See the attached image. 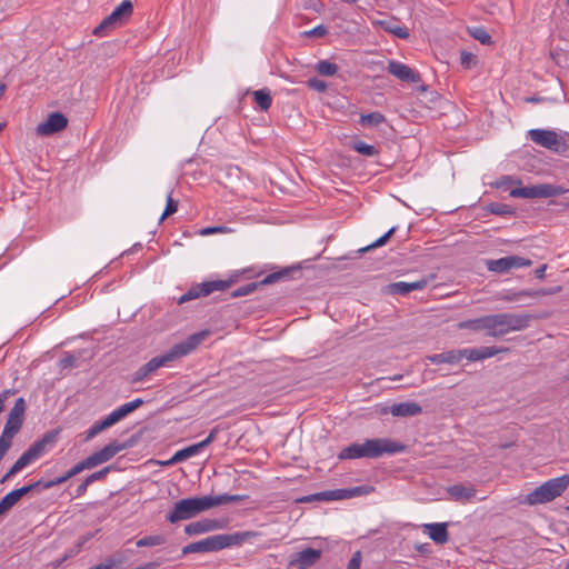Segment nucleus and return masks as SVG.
I'll list each match as a JSON object with an SVG mask.
<instances>
[{
	"instance_id": "obj_1",
	"label": "nucleus",
	"mask_w": 569,
	"mask_h": 569,
	"mask_svg": "<svg viewBox=\"0 0 569 569\" xmlns=\"http://www.w3.org/2000/svg\"><path fill=\"white\" fill-rule=\"evenodd\" d=\"M204 332H198L189 336L186 340L176 343L167 352L153 357L147 363L141 366L132 373L131 382L138 383L153 376L158 369L168 366L180 358L191 353L204 339Z\"/></svg>"
},
{
	"instance_id": "obj_2",
	"label": "nucleus",
	"mask_w": 569,
	"mask_h": 569,
	"mask_svg": "<svg viewBox=\"0 0 569 569\" xmlns=\"http://www.w3.org/2000/svg\"><path fill=\"white\" fill-rule=\"evenodd\" d=\"M406 450V446L388 439V438H375L367 439L362 443H351L350 446L343 448L338 453L339 460H352L360 458H369L375 459L379 458L383 455H395L400 453Z\"/></svg>"
},
{
	"instance_id": "obj_3",
	"label": "nucleus",
	"mask_w": 569,
	"mask_h": 569,
	"mask_svg": "<svg viewBox=\"0 0 569 569\" xmlns=\"http://www.w3.org/2000/svg\"><path fill=\"white\" fill-rule=\"evenodd\" d=\"M569 486V475L550 479L526 496L529 506L542 505L560 497Z\"/></svg>"
},
{
	"instance_id": "obj_4",
	"label": "nucleus",
	"mask_w": 569,
	"mask_h": 569,
	"mask_svg": "<svg viewBox=\"0 0 569 569\" xmlns=\"http://www.w3.org/2000/svg\"><path fill=\"white\" fill-rule=\"evenodd\" d=\"M202 511H206L203 497L186 498L173 505L172 509L166 515V520L170 523H177L181 520L191 519Z\"/></svg>"
},
{
	"instance_id": "obj_5",
	"label": "nucleus",
	"mask_w": 569,
	"mask_h": 569,
	"mask_svg": "<svg viewBox=\"0 0 569 569\" xmlns=\"http://www.w3.org/2000/svg\"><path fill=\"white\" fill-rule=\"evenodd\" d=\"M237 542V536L232 535H214L206 539L189 543L182 548V555L197 552H214L228 548Z\"/></svg>"
},
{
	"instance_id": "obj_6",
	"label": "nucleus",
	"mask_w": 569,
	"mask_h": 569,
	"mask_svg": "<svg viewBox=\"0 0 569 569\" xmlns=\"http://www.w3.org/2000/svg\"><path fill=\"white\" fill-rule=\"evenodd\" d=\"M133 4L131 0H123L116 9L106 17L93 30L98 37L107 36L108 31L122 26L132 14Z\"/></svg>"
},
{
	"instance_id": "obj_7",
	"label": "nucleus",
	"mask_w": 569,
	"mask_h": 569,
	"mask_svg": "<svg viewBox=\"0 0 569 569\" xmlns=\"http://www.w3.org/2000/svg\"><path fill=\"white\" fill-rule=\"evenodd\" d=\"M231 283V280H212L194 284L178 299V303L182 305L200 297H207L214 291H224Z\"/></svg>"
},
{
	"instance_id": "obj_8",
	"label": "nucleus",
	"mask_w": 569,
	"mask_h": 569,
	"mask_svg": "<svg viewBox=\"0 0 569 569\" xmlns=\"http://www.w3.org/2000/svg\"><path fill=\"white\" fill-rule=\"evenodd\" d=\"M530 139L538 146L549 150L561 152L565 150L566 143L559 136L551 130L531 129L528 132Z\"/></svg>"
},
{
	"instance_id": "obj_9",
	"label": "nucleus",
	"mask_w": 569,
	"mask_h": 569,
	"mask_svg": "<svg viewBox=\"0 0 569 569\" xmlns=\"http://www.w3.org/2000/svg\"><path fill=\"white\" fill-rule=\"evenodd\" d=\"M372 490H373L372 487L359 486V487H353V488H348V489H335V490L322 491V492L316 493L313 496V498L316 500H321V501L343 500V499H350L353 497L368 495Z\"/></svg>"
},
{
	"instance_id": "obj_10",
	"label": "nucleus",
	"mask_w": 569,
	"mask_h": 569,
	"mask_svg": "<svg viewBox=\"0 0 569 569\" xmlns=\"http://www.w3.org/2000/svg\"><path fill=\"white\" fill-rule=\"evenodd\" d=\"M532 261L530 259L519 256H507L500 259L487 261L488 270L497 273L508 272L511 269L530 267Z\"/></svg>"
},
{
	"instance_id": "obj_11",
	"label": "nucleus",
	"mask_w": 569,
	"mask_h": 569,
	"mask_svg": "<svg viewBox=\"0 0 569 569\" xmlns=\"http://www.w3.org/2000/svg\"><path fill=\"white\" fill-rule=\"evenodd\" d=\"M131 447V442H119V441H111L107 446H104L102 449L93 452L89 457H87L89 465L92 468L104 463L109 460H111L116 455H118L120 451L128 449Z\"/></svg>"
},
{
	"instance_id": "obj_12",
	"label": "nucleus",
	"mask_w": 569,
	"mask_h": 569,
	"mask_svg": "<svg viewBox=\"0 0 569 569\" xmlns=\"http://www.w3.org/2000/svg\"><path fill=\"white\" fill-rule=\"evenodd\" d=\"M68 126V119L61 112L50 113L46 121L39 123L36 128V132L39 136H51L62 131Z\"/></svg>"
},
{
	"instance_id": "obj_13",
	"label": "nucleus",
	"mask_w": 569,
	"mask_h": 569,
	"mask_svg": "<svg viewBox=\"0 0 569 569\" xmlns=\"http://www.w3.org/2000/svg\"><path fill=\"white\" fill-rule=\"evenodd\" d=\"M387 71L403 82L418 83L421 81L419 72L397 60H389Z\"/></svg>"
},
{
	"instance_id": "obj_14",
	"label": "nucleus",
	"mask_w": 569,
	"mask_h": 569,
	"mask_svg": "<svg viewBox=\"0 0 569 569\" xmlns=\"http://www.w3.org/2000/svg\"><path fill=\"white\" fill-rule=\"evenodd\" d=\"M289 273H290V269H282L280 271L272 272V273L268 274L267 277H264L263 280H261L260 284L274 283L281 279L287 278L289 276ZM258 286H259L258 282H249V283L241 286V287L237 288L236 290H233L231 292V297L238 298V297H243V296L250 295L258 288Z\"/></svg>"
},
{
	"instance_id": "obj_15",
	"label": "nucleus",
	"mask_w": 569,
	"mask_h": 569,
	"mask_svg": "<svg viewBox=\"0 0 569 569\" xmlns=\"http://www.w3.org/2000/svg\"><path fill=\"white\" fill-rule=\"evenodd\" d=\"M321 558V551L313 548H306L291 556L289 560L290 567L298 569H308Z\"/></svg>"
},
{
	"instance_id": "obj_16",
	"label": "nucleus",
	"mask_w": 569,
	"mask_h": 569,
	"mask_svg": "<svg viewBox=\"0 0 569 569\" xmlns=\"http://www.w3.org/2000/svg\"><path fill=\"white\" fill-rule=\"evenodd\" d=\"M422 412V408L419 403L412 401L393 403L391 406L383 407L380 413H391L393 417H415Z\"/></svg>"
},
{
	"instance_id": "obj_17",
	"label": "nucleus",
	"mask_w": 569,
	"mask_h": 569,
	"mask_svg": "<svg viewBox=\"0 0 569 569\" xmlns=\"http://www.w3.org/2000/svg\"><path fill=\"white\" fill-rule=\"evenodd\" d=\"M463 358L470 361H479L491 358L498 353L509 351L506 347H479V348H466L461 349Z\"/></svg>"
},
{
	"instance_id": "obj_18",
	"label": "nucleus",
	"mask_w": 569,
	"mask_h": 569,
	"mask_svg": "<svg viewBox=\"0 0 569 569\" xmlns=\"http://www.w3.org/2000/svg\"><path fill=\"white\" fill-rule=\"evenodd\" d=\"M26 410V401L23 398H18L14 402L13 408L10 410L6 426L7 428H11L13 432H19L22 422L23 415Z\"/></svg>"
},
{
	"instance_id": "obj_19",
	"label": "nucleus",
	"mask_w": 569,
	"mask_h": 569,
	"mask_svg": "<svg viewBox=\"0 0 569 569\" xmlns=\"http://www.w3.org/2000/svg\"><path fill=\"white\" fill-rule=\"evenodd\" d=\"M508 333L503 313L486 316V335L489 337H502Z\"/></svg>"
},
{
	"instance_id": "obj_20",
	"label": "nucleus",
	"mask_w": 569,
	"mask_h": 569,
	"mask_svg": "<svg viewBox=\"0 0 569 569\" xmlns=\"http://www.w3.org/2000/svg\"><path fill=\"white\" fill-rule=\"evenodd\" d=\"M427 284L428 281L426 279H420L412 282L399 281L388 284L387 291L390 295L406 296L411 291L425 289Z\"/></svg>"
},
{
	"instance_id": "obj_21",
	"label": "nucleus",
	"mask_w": 569,
	"mask_h": 569,
	"mask_svg": "<svg viewBox=\"0 0 569 569\" xmlns=\"http://www.w3.org/2000/svg\"><path fill=\"white\" fill-rule=\"evenodd\" d=\"M477 490L473 486H465L461 483L452 485L447 488L450 500L466 503L476 497Z\"/></svg>"
},
{
	"instance_id": "obj_22",
	"label": "nucleus",
	"mask_w": 569,
	"mask_h": 569,
	"mask_svg": "<svg viewBox=\"0 0 569 569\" xmlns=\"http://www.w3.org/2000/svg\"><path fill=\"white\" fill-rule=\"evenodd\" d=\"M503 318L509 333L511 331H521L527 329L530 325L532 316L528 313H503Z\"/></svg>"
},
{
	"instance_id": "obj_23",
	"label": "nucleus",
	"mask_w": 569,
	"mask_h": 569,
	"mask_svg": "<svg viewBox=\"0 0 569 569\" xmlns=\"http://www.w3.org/2000/svg\"><path fill=\"white\" fill-rule=\"evenodd\" d=\"M220 528V522L214 519H202L191 522L184 527V532L189 536L201 535Z\"/></svg>"
},
{
	"instance_id": "obj_24",
	"label": "nucleus",
	"mask_w": 569,
	"mask_h": 569,
	"mask_svg": "<svg viewBox=\"0 0 569 569\" xmlns=\"http://www.w3.org/2000/svg\"><path fill=\"white\" fill-rule=\"evenodd\" d=\"M463 359L461 349H453L443 351L441 353H433L426 357V360L431 363H448L457 365Z\"/></svg>"
},
{
	"instance_id": "obj_25",
	"label": "nucleus",
	"mask_w": 569,
	"mask_h": 569,
	"mask_svg": "<svg viewBox=\"0 0 569 569\" xmlns=\"http://www.w3.org/2000/svg\"><path fill=\"white\" fill-rule=\"evenodd\" d=\"M51 441L49 436H44L42 439L33 442L27 451L20 457L29 466L32 461L39 459L46 451L47 445Z\"/></svg>"
},
{
	"instance_id": "obj_26",
	"label": "nucleus",
	"mask_w": 569,
	"mask_h": 569,
	"mask_svg": "<svg viewBox=\"0 0 569 569\" xmlns=\"http://www.w3.org/2000/svg\"><path fill=\"white\" fill-rule=\"evenodd\" d=\"M555 291L552 290H520L516 292H507L501 296V300L509 301V302H522L525 298H538L547 295H551Z\"/></svg>"
},
{
	"instance_id": "obj_27",
	"label": "nucleus",
	"mask_w": 569,
	"mask_h": 569,
	"mask_svg": "<svg viewBox=\"0 0 569 569\" xmlns=\"http://www.w3.org/2000/svg\"><path fill=\"white\" fill-rule=\"evenodd\" d=\"M423 528L436 543L442 545L449 540L447 523L445 522L426 523Z\"/></svg>"
},
{
	"instance_id": "obj_28",
	"label": "nucleus",
	"mask_w": 569,
	"mask_h": 569,
	"mask_svg": "<svg viewBox=\"0 0 569 569\" xmlns=\"http://www.w3.org/2000/svg\"><path fill=\"white\" fill-rule=\"evenodd\" d=\"M509 194L512 198H523V199L543 198L542 184L515 188V189L510 190Z\"/></svg>"
},
{
	"instance_id": "obj_29",
	"label": "nucleus",
	"mask_w": 569,
	"mask_h": 569,
	"mask_svg": "<svg viewBox=\"0 0 569 569\" xmlns=\"http://www.w3.org/2000/svg\"><path fill=\"white\" fill-rule=\"evenodd\" d=\"M373 24L379 26L381 29H383L387 32H390L391 34L396 36L399 39L409 38L408 29L397 24L392 19L376 20L373 21Z\"/></svg>"
},
{
	"instance_id": "obj_30",
	"label": "nucleus",
	"mask_w": 569,
	"mask_h": 569,
	"mask_svg": "<svg viewBox=\"0 0 569 569\" xmlns=\"http://www.w3.org/2000/svg\"><path fill=\"white\" fill-rule=\"evenodd\" d=\"M386 122V117L379 111L361 113L359 118V123L365 128H377Z\"/></svg>"
},
{
	"instance_id": "obj_31",
	"label": "nucleus",
	"mask_w": 569,
	"mask_h": 569,
	"mask_svg": "<svg viewBox=\"0 0 569 569\" xmlns=\"http://www.w3.org/2000/svg\"><path fill=\"white\" fill-rule=\"evenodd\" d=\"M253 100L256 104L262 110L267 111L272 103L270 90L267 88L253 92Z\"/></svg>"
},
{
	"instance_id": "obj_32",
	"label": "nucleus",
	"mask_w": 569,
	"mask_h": 569,
	"mask_svg": "<svg viewBox=\"0 0 569 569\" xmlns=\"http://www.w3.org/2000/svg\"><path fill=\"white\" fill-rule=\"evenodd\" d=\"M457 328L460 330H471V331H486V316L460 321L457 325Z\"/></svg>"
},
{
	"instance_id": "obj_33",
	"label": "nucleus",
	"mask_w": 569,
	"mask_h": 569,
	"mask_svg": "<svg viewBox=\"0 0 569 569\" xmlns=\"http://www.w3.org/2000/svg\"><path fill=\"white\" fill-rule=\"evenodd\" d=\"M201 448L198 443L191 445L187 448H183L181 450H178L169 461V463H176L181 462L190 457L196 456L198 452H200Z\"/></svg>"
},
{
	"instance_id": "obj_34",
	"label": "nucleus",
	"mask_w": 569,
	"mask_h": 569,
	"mask_svg": "<svg viewBox=\"0 0 569 569\" xmlns=\"http://www.w3.org/2000/svg\"><path fill=\"white\" fill-rule=\"evenodd\" d=\"M351 148L358 153L366 157H376L379 154V150L375 146L368 144L361 140L355 141Z\"/></svg>"
},
{
	"instance_id": "obj_35",
	"label": "nucleus",
	"mask_w": 569,
	"mask_h": 569,
	"mask_svg": "<svg viewBox=\"0 0 569 569\" xmlns=\"http://www.w3.org/2000/svg\"><path fill=\"white\" fill-rule=\"evenodd\" d=\"M315 69L320 76L331 77L337 73L339 68L333 62L320 60L316 63Z\"/></svg>"
},
{
	"instance_id": "obj_36",
	"label": "nucleus",
	"mask_w": 569,
	"mask_h": 569,
	"mask_svg": "<svg viewBox=\"0 0 569 569\" xmlns=\"http://www.w3.org/2000/svg\"><path fill=\"white\" fill-rule=\"evenodd\" d=\"M164 542H166L164 536L150 535V536H146V537H142L139 540H137L136 545H137V547L142 548V547L160 546V545H163Z\"/></svg>"
},
{
	"instance_id": "obj_37",
	"label": "nucleus",
	"mask_w": 569,
	"mask_h": 569,
	"mask_svg": "<svg viewBox=\"0 0 569 569\" xmlns=\"http://www.w3.org/2000/svg\"><path fill=\"white\" fill-rule=\"evenodd\" d=\"M143 400L141 398H137L130 402L123 403L122 406L118 407L116 411L118 412L120 419L122 420L128 415L137 410L140 406H142Z\"/></svg>"
},
{
	"instance_id": "obj_38",
	"label": "nucleus",
	"mask_w": 569,
	"mask_h": 569,
	"mask_svg": "<svg viewBox=\"0 0 569 569\" xmlns=\"http://www.w3.org/2000/svg\"><path fill=\"white\" fill-rule=\"evenodd\" d=\"M469 34L478 40L481 44H490L492 42L491 36L483 27H473L468 29Z\"/></svg>"
},
{
	"instance_id": "obj_39",
	"label": "nucleus",
	"mask_w": 569,
	"mask_h": 569,
	"mask_svg": "<svg viewBox=\"0 0 569 569\" xmlns=\"http://www.w3.org/2000/svg\"><path fill=\"white\" fill-rule=\"evenodd\" d=\"M206 510H209L213 507L229 503V493H222L219 496H203Z\"/></svg>"
},
{
	"instance_id": "obj_40",
	"label": "nucleus",
	"mask_w": 569,
	"mask_h": 569,
	"mask_svg": "<svg viewBox=\"0 0 569 569\" xmlns=\"http://www.w3.org/2000/svg\"><path fill=\"white\" fill-rule=\"evenodd\" d=\"M28 465L24 462V460L20 457L13 466L9 469V471L1 478L0 482L4 483L9 481L14 475H17L19 471H21L23 468H26Z\"/></svg>"
},
{
	"instance_id": "obj_41",
	"label": "nucleus",
	"mask_w": 569,
	"mask_h": 569,
	"mask_svg": "<svg viewBox=\"0 0 569 569\" xmlns=\"http://www.w3.org/2000/svg\"><path fill=\"white\" fill-rule=\"evenodd\" d=\"M396 229H397L396 227H392L383 236H381L379 239H377L373 243L360 249L359 251L367 252L372 248H378V247L385 246L387 243V241L390 239V237L395 233Z\"/></svg>"
},
{
	"instance_id": "obj_42",
	"label": "nucleus",
	"mask_w": 569,
	"mask_h": 569,
	"mask_svg": "<svg viewBox=\"0 0 569 569\" xmlns=\"http://www.w3.org/2000/svg\"><path fill=\"white\" fill-rule=\"evenodd\" d=\"M488 210L497 216H505L512 213V209L510 206L501 202H492L488 206Z\"/></svg>"
},
{
	"instance_id": "obj_43",
	"label": "nucleus",
	"mask_w": 569,
	"mask_h": 569,
	"mask_svg": "<svg viewBox=\"0 0 569 569\" xmlns=\"http://www.w3.org/2000/svg\"><path fill=\"white\" fill-rule=\"evenodd\" d=\"M567 191H568L567 189H565L560 186L542 183L543 198L560 196V194L566 193Z\"/></svg>"
},
{
	"instance_id": "obj_44",
	"label": "nucleus",
	"mask_w": 569,
	"mask_h": 569,
	"mask_svg": "<svg viewBox=\"0 0 569 569\" xmlns=\"http://www.w3.org/2000/svg\"><path fill=\"white\" fill-rule=\"evenodd\" d=\"M106 420L102 419L100 421H96L88 430H87V439H92L103 430L108 429Z\"/></svg>"
},
{
	"instance_id": "obj_45",
	"label": "nucleus",
	"mask_w": 569,
	"mask_h": 569,
	"mask_svg": "<svg viewBox=\"0 0 569 569\" xmlns=\"http://www.w3.org/2000/svg\"><path fill=\"white\" fill-rule=\"evenodd\" d=\"M87 469H91V467L89 465L88 459L86 458V459L79 461L78 463H76L71 469H69L66 472V475L70 479Z\"/></svg>"
},
{
	"instance_id": "obj_46",
	"label": "nucleus",
	"mask_w": 569,
	"mask_h": 569,
	"mask_svg": "<svg viewBox=\"0 0 569 569\" xmlns=\"http://www.w3.org/2000/svg\"><path fill=\"white\" fill-rule=\"evenodd\" d=\"M17 503L16 499L11 495V492L7 493L0 500V516L7 513L14 505Z\"/></svg>"
},
{
	"instance_id": "obj_47",
	"label": "nucleus",
	"mask_w": 569,
	"mask_h": 569,
	"mask_svg": "<svg viewBox=\"0 0 569 569\" xmlns=\"http://www.w3.org/2000/svg\"><path fill=\"white\" fill-rule=\"evenodd\" d=\"M178 210V202L172 199L171 192L167 196V204L164 208V211L160 218V221H162L166 217L171 216L176 213Z\"/></svg>"
},
{
	"instance_id": "obj_48",
	"label": "nucleus",
	"mask_w": 569,
	"mask_h": 569,
	"mask_svg": "<svg viewBox=\"0 0 569 569\" xmlns=\"http://www.w3.org/2000/svg\"><path fill=\"white\" fill-rule=\"evenodd\" d=\"M461 66L466 69H471L477 64V57L473 53L462 51L460 54Z\"/></svg>"
},
{
	"instance_id": "obj_49",
	"label": "nucleus",
	"mask_w": 569,
	"mask_h": 569,
	"mask_svg": "<svg viewBox=\"0 0 569 569\" xmlns=\"http://www.w3.org/2000/svg\"><path fill=\"white\" fill-rule=\"evenodd\" d=\"M112 467L111 466H108V467H104L102 468L101 470L99 471H96L93 473H91L90 476H88L86 479H87V483H93L96 481H100V480H103L108 473L111 471Z\"/></svg>"
},
{
	"instance_id": "obj_50",
	"label": "nucleus",
	"mask_w": 569,
	"mask_h": 569,
	"mask_svg": "<svg viewBox=\"0 0 569 569\" xmlns=\"http://www.w3.org/2000/svg\"><path fill=\"white\" fill-rule=\"evenodd\" d=\"M307 86L310 88V89H313L318 92H325L328 88L326 81L319 79V78H310L308 81H307Z\"/></svg>"
},
{
	"instance_id": "obj_51",
	"label": "nucleus",
	"mask_w": 569,
	"mask_h": 569,
	"mask_svg": "<svg viewBox=\"0 0 569 569\" xmlns=\"http://www.w3.org/2000/svg\"><path fill=\"white\" fill-rule=\"evenodd\" d=\"M77 365V358L72 356L71 353H66L60 360H59V367L61 369H69L73 368Z\"/></svg>"
},
{
	"instance_id": "obj_52",
	"label": "nucleus",
	"mask_w": 569,
	"mask_h": 569,
	"mask_svg": "<svg viewBox=\"0 0 569 569\" xmlns=\"http://www.w3.org/2000/svg\"><path fill=\"white\" fill-rule=\"evenodd\" d=\"M361 558V551H355L351 556V559L348 562L347 569H360Z\"/></svg>"
},
{
	"instance_id": "obj_53",
	"label": "nucleus",
	"mask_w": 569,
	"mask_h": 569,
	"mask_svg": "<svg viewBox=\"0 0 569 569\" xmlns=\"http://www.w3.org/2000/svg\"><path fill=\"white\" fill-rule=\"evenodd\" d=\"M228 230L227 227H223V226H219V227H207V228H203L199 231V234L200 236H210V234H213V233H222V232H226Z\"/></svg>"
},
{
	"instance_id": "obj_54",
	"label": "nucleus",
	"mask_w": 569,
	"mask_h": 569,
	"mask_svg": "<svg viewBox=\"0 0 569 569\" xmlns=\"http://www.w3.org/2000/svg\"><path fill=\"white\" fill-rule=\"evenodd\" d=\"M218 431L219 430L217 427L211 429L208 437L206 439H203L202 441L198 442L201 450L214 441Z\"/></svg>"
},
{
	"instance_id": "obj_55",
	"label": "nucleus",
	"mask_w": 569,
	"mask_h": 569,
	"mask_svg": "<svg viewBox=\"0 0 569 569\" xmlns=\"http://www.w3.org/2000/svg\"><path fill=\"white\" fill-rule=\"evenodd\" d=\"M67 480H69V478L64 473V475H62L60 477H57L54 479L46 481V483H43V489H50V488H52L54 486H58V485H61V483L66 482Z\"/></svg>"
},
{
	"instance_id": "obj_56",
	"label": "nucleus",
	"mask_w": 569,
	"mask_h": 569,
	"mask_svg": "<svg viewBox=\"0 0 569 569\" xmlns=\"http://www.w3.org/2000/svg\"><path fill=\"white\" fill-rule=\"evenodd\" d=\"M10 492L13 496V498L16 499V501L18 502L23 496L28 495L31 491H30V487H28V485H27L21 488L14 489Z\"/></svg>"
},
{
	"instance_id": "obj_57",
	"label": "nucleus",
	"mask_w": 569,
	"mask_h": 569,
	"mask_svg": "<svg viewBox=\"0 0 569 569\" xmlns=\"http://www.w3.org/2000/svg\"><path fill=\"white\" fill-rule=\"evenodd\" d=\"M327 32H328L327 28L325 26L320 24V26L315 27L309 32H307V34L311 36V37L320 38V37H323L325 34H327Z\"/></svg>"
},
{
	"instance_id": "obj_58",
	"label": "nucleus",
	"mask_w": 569,
	"mask_h": 569,
	"mask_svg": "<svg viewBox=\"0 0 569 569\" xmlns=\"http://www.w3.org/2000/svg\"><path fill=\"white\" fill-rule=\"evenodd\" d=\"M103 419L106 420L109 428L121 420L116 409L111 411L108 416H106Z\"/></svg>"
},
{
	"instance_id": "obj_59",
	"label": "nucleus",
	"mask_w": 569,
	"mask_h": 569,
	"mask_svg": "<svg viewBox=\"0 0 569 569\" xmlns=\"http://www.w3.org/2000/svg\"><path fill=\"white\" fill-rule=\"evenodd\" d=\"M16 433L17 432H13L11 430V428L4 427V429H3V431H2V433L0 436V439H4V441H8V442H10L12 445V439L16 436Z\"/></svg>"
},
{
	"instance_id": "obj_60",
	"label": "nucleus",
	"mask_w": 569,
	"mask_h": 569,
	"mask_svg": "<svg viewBox=\"0 0 569 569\" xmlns=\"http://www.w3.org/2000/svg\"><path fill=\"white\" fill-rule=\"evenodd\" d=\"M88 486H90V483H87V479H84V480H83V481H82V482L77 487V489H76V491H74V492H76V493H74V497H76V498H80V497H82V496L86 493V491H87V489H88Z\"/></svg>"
},
{
	"instance_id": "obj_61",
	"label": "nucleus",
	"mask_w": 569,
	"mask_h": 569,
	"mask_svg": "<svg viewBox=\"0 0 569 569\" xmlns=\"http://www.w3.org/2000/svg\"><path fill=\"white\" fill-rule=\"evenodd\" d=\"M249 497L246 496V495H229V503L231 502H240V501H243L246 499H248Z\"/></svg>"
},
{
	"instance_id": "obj_62",
	"label": "nucleus",
	"mask_w": 569,
	"mask_h": 569,
	"mask_svg": "<svg viewBox=\"0 0 569 569\" xmlns=\"http://www.w3.org/2000/svg\"><path fill=\"white\" fill-rule=\"evenodd\" d=\"M546 269H547V266L546 264H542L540 266L537 270H536V277L538 279H543L545 278V272H546Z\"/></svg>"
},
{
	"instance_id": "obj_63",
	"label": "nucleus",
	"mask_w": 569,
	"mask_h": 569,
	"mask_svg": "<svg viewBox=\"0 0 569 569\" xmlns=\"http://www.w3.org/2000/svg\"><path fill=\"white\" fill-rule=\"evenodd\" d=\"M43 483H46L44 480H38V481L33 482V483L28 485V487H30V491L32 492L33 490H36V489H38L40 487L43 489Z\"/></svg>"
},
{
	"instance_id": "obj_64",
	"label": "nucleus",
	"mask_w": 569,
	"mask_h": 569,
	"mask_svg": "<svg viewBox=\"0 0 569 569\" xmlns=\"http://www.w3.org/2000/svg\"><path fill=\"white\" fill-rule=\"evenodd\" d=\"M11 447V443L8 442V441H4V439H0V449L2 451H4L6 453L8 452V450L10 449Z\"/></svg>"
}]
</instances>
